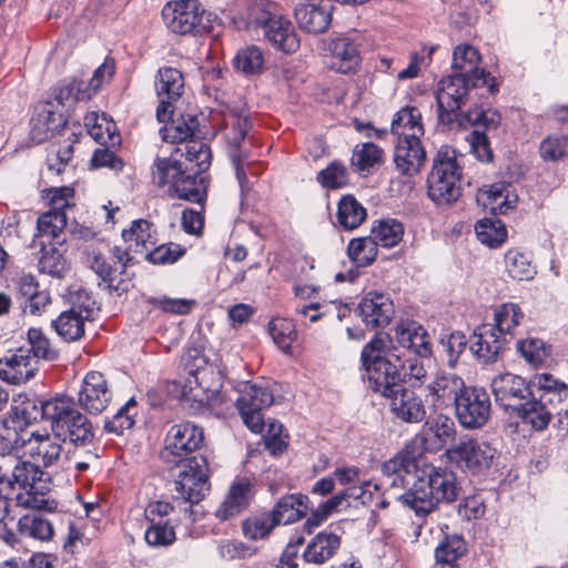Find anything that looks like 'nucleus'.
I'll return each mask as SVG.
<instances>
[{"instance_id":"5","label":"nucleus","mask_w":568,"mask_h":568,"mask_svg":"<svg viewBox=\"0 0 568 568\" xmlns=\"http://www.w3.org/2000/svg\"><path fill=\"white\" fill-rule=\"evenodd\" d=\"M462 168L457 154L448 145L440 146L427 178V194L437 205L454 203L462 194Z\"/></svg>"},{"instance_id":"53","label":"nucleus","mask_w":568,"mask_h":568,"mask_svg":"<svg viewBox=\"0 0 568 568\" xmlns=\"http://www.w3.org/2000/svg\"><path fill=\"white\" fill-rule=\"evenodd\" d=\"M154 233L153 225L146 220L134 221L129 230L122 232V237L125 242L130 243V248L135 245V250L141 246L149 250L150 246L154 245Z\"/></svg>"},{"instance_id":"7","label":"nucleus","mask_w":568,"mask_h":568,"mask_svg":"<svg viewBox=\"0 0 568 568\" xmlns=\"http://www.w3.org/2000/svg\"><path fill=\"white\" fill-rule=\"evenodd\" d=\"M223 121L227 130L226 139L230 145V156L235 168L241 191L245 193L251 189L247 175L256 174L253 171V164L245 162L247 153L241 150V143L250 129L248 113L244 109H231L224 114Z\"/></svg>"},{"instance_id":"11","label":"nucleus","mask_w":568,"mask_h":568,"mask_svg":"<svg viewBox=\"0 0 568 568\" xmlns=\"http://www.w3.org/2000/svg\"><path fill=\"white\" fill-rule=\"evenodd\" d=\"M426 460L418 456L415 444L406 445L382 465L385 485L389 490L404 489L419 477Z\"/></svg>"},{"instance_id":"15","label":"nucleus","mask_w":568,"mask_h":568,"mask_svg":"<svg viewBox=\"0 0 568 568\" xmlns=\"http://www.w3.org/2000/svg\"><path fill=\"white\" fill-rule=\"evenodd\" d=\"M470 88L468 79L456 74L444 77L437 83L436 101L442 122L452 123L456 120L457 111L465 103Z\"/></svg>"},{"instance_id":"25","label":"nucleus","mask_w":568,"mask_h":568,"mask_svg":"<svg viewBox=\"0 0 568 568\" xmlns=\"http://www.w3.org/2000/svg\"><path fill=\"white\" fill-rule=\"evenodd\" d=\"M333 4L328 0L300 3L294 11L298 26L310 33L324 32L332 19Z\"/></svg>"},{"instance_id":"38","label":"nucleus","mask_w":568,"mask_h":568,"mask_svg":"<svg viewBox=\"0 0 568 568\" xmlns=\"http://www.w3.org/2000/svg\"><path fill=\"white\" fill-rule=\"evenodd\" d=\"M84 125L91 138L101 145L114 146L120 143L115 124L105 114L88 113L84 116Z\"/></svg>"},{"instance_id":"1","label":"nucleus","mask_w":568,"mask_h":568,"mask_svg":"<svg viewBox=\"0 0 568 568\" xmlns=\"http://www.w3.org/2000/svg\"><path fill=\"white\" fill-rule=\"evenodd\" d=\"M362 362L369 387L389 398L392 412L406 423H420L426 416L425 405L416 393L404 388L402 369L404 362L394 349L384 351L379 336L372 339L362 351Z\"/></svg>"},{"instance_id":"9","label":"nucleus","mask_w":568,"mask_h":568,"mask_svg":"<svg viewBox=\"0 0 568 568\" xmlns=\"http://www.w3.org/2000/svg\"><path fill=\"white\" fill-rule=\"evenodd\" d=\"M446 455L462 470L480 474L493 466L497 450L489 443L466 435L448 448Z\"/></svg>"},{"instance_id":"37","label":"nucleus","mask_w":568,"mask_h":568,"mask_svg":"<svg viewBox=\"0 0 568 568\" xmlns=\"http://www.w3.org/2000/svg\"><path fill=\"white\" fill-rule=\"evenodd\" d=\"M341 539L336 534L318 532L307 545L303 556L307 562L321 565L334 556L339 548Z\"/></svg>"},{"instance_id":"28","label":"nucleus","mask_w":568,"mask_h":568,"mask_svg":"<svg viewBox=\"0 0 568 568\" xmlns=\"http://www.w3.org/2000/svg\"><path fill=\"white\" fill-rule=\"evenodd\" d=\"M22 447L38 466L43 467L55 465L62 454V445L53 434L32 433L29 438L22 439Z\"/></svg>"},{"instance_id":"26","label":"nucleus","mask_w":568,"mask_h":568,"mask_svg":"<svg viewBox=\"0 0 568 568\" xmlns=\"http://www.w3.org/2000/svg\"><path fill=\"white\" fill-rule=\"evenodd\" d=\"M62 124V114L57 110L53 102H39L34 106L30 121V136L36 143H42L50 139Z\"/></svg>"},{"instance_id":"55","label":"nucleus","mask_w":568,"mask_h":568,"mask_svg":"<svg viewBox=\"0 0 568 568\" xmlns=\"http://www.w3.org/2000/svg\"><path fill=\"white\" fill-rule=\"evenodd\" d=\"M568 153V136L552 133L541 140L539 155L546 162H558Z\"/></svg>"},{"instance_id":"43","label":"nucleus","mask_w":568,"mask_h":568,"mask_svg":"<svg viewBox=\"0 0 568 568\" xmlns=\"http://www.w3.org/2000/svg\"><path fill=\"white\" fill-rule=\"evenodd\" d=\"M475 232L478 241L488 247L495 248L505 243L507 230L498 219H481L475 224Z\"/></svg>"},{"instance_id":"4","label":"nucleus","mask_w":568,"mask_h":568,"mask_svg":"<svg viewBox=\"0 0 568 568\" xmlns=\"http://www.w3.org/2000/svg\"><path fill=\"white\" fill-rule=\"evenodd\" d=\"M152 182L159 187L169 186L172 197L203 203L207 184L203 176L186 174L181 163L172 158H156L151 169Z\"/></svg>"},{"instance_id":"20","label":"nucleus","mask_w":568,"mask_h":568,"mask_svg":"<svg viewBox=\"0 0 568 568\" xmlns=\"http://www.w3.org/2000/svg\"><path fill=\"white\" fill-rule=\"evenodd\" d=\"M111 398L103 374L97 371L87 373L78 392V404L89 414L97 415L108 407Z\"/></svg>"},{"instance_id":"52","label":"nucleus","mask_w":568,"mask_h":568,"mask_svg":"<svg viewBox=\"0 0 568 568\" xmlns=\"http://www.w3.org/2000/svg\"><path fill=\"white\" fill-rule=\"evenodd\" d=\"M263 52L256 45L245 47L234 57V68L236 71L246 75L260 73L263 69Z\"/></svg>"},{"instance_id":"16","label":"nucleus","mask_w":568,"mask_h":568,"mask_svg":"<svg viewBox=\"0 0 568 568\" xmlns=\"http://www.w3.org/2000/svg\"><path fill=\"white\" fill-rule=\"evenodd\" d=\"M481 55L478 50L468 44L460 43L453 51V74L466 78L473 88L488 85L489 91H496L495 84L489 83V74L481 68Z\"/></svg>"},{"instance_id":"12","label":"nucleus","mask_w":568,"mask_h":568,"mask_svg":"<svg viewBox=\"0 0 568 568\" xmlns=\"http://www.w3.org/2000/svg\"><path fill=\"white\" fill-rule=\"evenodd\" d=\"M459 425L465 429L483 428L490 418L491 403L486 389L468 386L454 405Z\"/></svg>"},{"instance_id":"50","label":"nucleus","mask_w":568,"mask_h":568,"mask_svg":"<svg viewBox=\"0 0 568 568\" xmlns=\"http://www.w3.org/2000/svg\"><path fill=\"white\" fill-rule=\"evenodd\" d=\"M11 473L12 483L16 486L17 491L41 484V477L43 473L39 469V466L33 462L21 460L18 457Z\"/></svg>"},{"instance_id":"54","label":"nucleus","mask_w":568,"mask_h":568,"mask_svg":"<svg viewBox=\"0 0 568 568\" xmlns=\"http://www.w3.org/2000/svg\"><path fill=\"white\" fill-rule=\"evenodd\" d=\"M44 488V485L38 484L17 491L14 496L17 505L23 508L52 510L53 501L45 497Z\"/></svg>"},{"instance_id":"31","label":"nucleus","mask_w":568,"mask_h":568,"mask_svg":"<svg viewBox=\"0 0 568 568\" xmlns=\"http://www.w3.org/2000/svg\"><path fill=\"white\" fill-rule=\"evenodd\" d=\"M37 364L30 349L20 347L1 364L0 378L13 385L26 383L34 376Z\"/></svg>"},{"instance_id":"35","label":"nucleus","mask_w":568,"mask_h":568,"mask_svg":"<svg viewBox=\"0 0 568 568\" xmlns=\"http://www.w3.org/2000/svg\"><path fill=\"white\" fill-rule=\"evenodd\" d=\"M515 409L524 423L536 430H542L551 419L554 406L545 400V396H539L538 399L521 402Z\"/></svg>"},{"instance_id":"22","label":"nucleus","mask_w":568,"mask_h":568,"mask_svg":"<svg viewBox=\"0 0 568 568\" xmlns=\"http://www.w3.org/2000/svg\"><path fill=\"white\" fill-rule=\"evenodd\" d=\"M495 400L505 408H516L531 394L526 381L515 374L504 373L495 376L490 383Z\"/></svg>"},{"instance_id":"18","label":"nucleus","mask_w":568,"mask_h":568,"mask_svg":"<svg viewBox=\"0 0 568 568\" xmlns=\"http://www.w3.org/2000/svg\"><path fill=\"white\" fill-rule=\"evenodd\" d=\"M392 344L388 348L396 347L397 353H413L418 356H428L432 353L430 337L426 329L414 321L398 323L389 337Z\"/></svg>"},{"instance_id":"63","label":"nucleus","mask_w":568,"mask_h":568,"mask_svg":"<svg viewBox=\"0 0 568 568\" xmlns=\"http://www.w3.org/2000/svg\"><path fill=\"white\" fill-rule=\"evenodd\" d=\"M517 349L526 362L534 366L540 365L547 356L545 343L538 338L519 341L517 343Z\"/></svg>"},{"instance_id":"21","label":"nucleus","mask_w":568,"mask_h":568,"mask_svg":"<svg viewBox=\"0 0 568 568\" xmlns=\"http://www.w3.org/2000/svg\"><path fill=\"white\" fill-rule=\"evenodd\" d=\"M203 430L192 423L173 425L166 434L163 455L168 458L189 455L203 444Z\"/></svg>"},{"instance_id":"57","label":"nucleus","mask_w":568,"mask_h":568,"mask_svg":"<svg viewBox=\"0 0 568 568\" xmlns=\"http://www.w3.org/2000/svg\"><path fill=\"white\" fill-rule=\"evenodd\" d=\"M383 155V150L374 143L357 144L353 151L352 165L358 171H364L379 164Z\"/></svg>"},{"instance_id":"51","label":"nucleus","mask_w":568,"mask_h":568,"mask_svg":"<svg viewBox=\"0 0 568 568\" xmlns=\"http://www.w3.org/2000/svg\"><path fill=\"white\" fill-rule=\"evenodd\" d=\"M272 339L284 353H290L293 343L297 338L295 325L287 318H274L268 324Z\"/></svg>"},{"instance_id":"58","label":"nucleus","mask_w":568,"mask_h":568,"mask_svg":"<svg viewBox=\"0 0 568 568\" xmlns=\"http://www.w3.org/2000/svg\"><path fill=\"white\" fill-rule=\"evenodd\" d=\"M277 526L272 514H260L245 519L242 524L243 534L251 540L263 539Z\"/></svg>"},{"instance_id":"30","label":"nucleus","mask_w":568,"mask_h":568,"mask_svg":"<svg viewBox=\"0 0 568 568\" xmlns=\"http://www.w3.org/2000/svg\"><path fill=\"white\" fill-rule=\"evenodd\" d=\"M262 28L264 37L274 48L285 53H293L300 48V40L290 20L270 16Z\"/></svg>"},{"instance_id":"23","label":"nucleus","mask_w":568,"mask_h":568,"mask_svg":"<svg viewBox=\"0 0 568 568\" xmlns=\"http://www.w3.org/2000/svg\"><path fill=\"white\" fill-rule=\"evenodd\" d=\"M357 313L367 328H383L394 315V304L385 294L369 292L358 304Z\"/></svg>"},{"instance_id":"2","label":"nucleus","mask_w":568,"mask_h":568,"mask_svg":"<svg viewBox=\"0 0 568 568\" xmlns=\"http://www.w3.org/2000/svg\"><path fill=\"white\" fill-rule=\"evenodd\" d=\"M458 496L456 475L446 468L435 467L426 462L419 477L403 494L393 497L416 515L432 513L440 501L452 503Z\"/></svg>"},{"instance_id":"13","label":"nucleus","mask_w":568,"mask_h":568,"mask_svg":"<svg viewBox=\"0 0 568 568\" xmlns=\"http://www.w3.org/2000/svg\"><path fill=\"white\" fill-rule=\"evenodd\" d=\"M175 480V490L181 498L196 504L209 491L207 462L203 456L185 459Z\"/></svg>"},{"instance_id":"46","label":"nucleus","mask_w":568,"mask_h":568,"mask_svg":"<svg viewBox=\"0 0 568 568\" xmlns=\"http://www.w3.org/2000/svg\"><path fill=\"white\" fill-rule=\"evenodd\" d=\"M366 219V210L353 196H344L338 203L337 221L345 230L358 227Z\"/></svg>"},{"instance_id":"59","label":"nucleus","mask_w":568,"mask_h":568,"mask_svg":"<svg viewBox=\"0 0 568 568\" xmlns=\"http://www.w3.org/2000/svg\"><path fill=\"white\" fill-rule=\"evenodd\" d=\"M28 342L30 344V355L34 359H44L52 362L58 358V351L53 348L50 341L41 329L30 328L28 331Z\"/></svg>"},{"instance_id":"44","label":"nucleus","mask_w":568,"mask_h":568,"mask_svg":"<svg viewBox=\"0 0 568 568\" xmlns=\"http://www.w3.org/2000/svg\"><path fill=\"white\" fill-rule=\"evenodd\" d=\"M404 226L394 219H385L378 221L373 227L371 236L376 246L394 247L403 239Z\"/></svg>"},{"instance_id":"29","label":"nucleus","mask_w":568,"mask_h":568,"mask_svg":"<svg viewBox=\"0 0 568 568\" xmlns=\"http://www.w3.org/2000/svg\"><path fill=\"white\" fill-rule=\"evenodd\" d=\"M476 200L494 214H506L516 206L518 195L509 183L498 182L479 189Z\"/></svg>"},{"instance_id":"3","label":"nucleus","mask_w":568,"mask_h":568,"mask_svg":"<svg viewBox=\"0 0 568 568\" xmlns=\"http://www.w3.org/2000/svg\"><path fill=\"white\" fill-rule=\"evenodd\" d=\"M40 410L41 418L50 424L53 436L59 440L75 447H85L93 443L92 423L79 410L72 397H50L40 404Z\"/></svg>"},{"instance_id":"48","label":"nucleus","mask_w":568,"mask_h":568,"mask_svg":"<svg viewBox=\"0 0 568 568\" xmlns=\"http://www.w3.org/2000/svg\"><path fill=\"white\" fill-rule=\"evenodd\" d=\"M531 385L542 392L539 396H545V400L551 406L568 397V386L549 374L535 375Z\"/></svg>"},{"instance_id":"14","label":"nucleus","mask_w":568,"mask_h":568,"mask_svg":"<svg viewBox=\"0 0 568 568\" xmlns=\"http://www.w3.org/2000/svg\"><path fill=\"white\" fill-rule=\"evenodd\" d=\"M204 13L197 0L169 1L162 9L165 26L178 34L199 32Z\"/></svg>"},{"instance_id":"17","label":"nucleus","mask_w":568,"mask_h":568,"mask_svg":"<svg viewBox=\"0 0 568 568\" xmlns=\"http://www.w3.org/2000/svg\"><path fill=\"white\" fill-rule=\"evenodd\" d=\"M155 90L159 98L156 118L165 122L173 113V103L184 92V78L181 71L175 68H162L155 77Z\"/></svg>"},{"instance_id":"32","label":"nucleus","mask_w":568,"mask_h":568,"mask_svg":"<svg viewBox=\"0 0 568 568\" xmlns=\"http://www.w3.org/2000/svg\"><path fill=\"white\" fill-rule=\"evenodd\" d=\"M253 496V486L250 479H235L230 486L224 500L216 509L215 516L220 520H227L237 516L248 507Z\"/></svg>"},{"instance_id":"27","label":"nucleus","mask_w":568,"mask_h":568,"mask_svg":"<svg viewBox=\"0 0 568 568\" xmlns=\"http://www.w3.org/2000/svg\"><path fill=\"white\" fill-rule=\"evenodd\" d=\"M425 160L426 151L420 140L397 139L393 161L400 174L414 176L422 170Z\"/></svg>"},{"instance_id":"8","label":"nucleus","mask_w":568,"mask_h":568,"mask_svg":"<svg viewBox=\"0 0 568 568\" xmlns=\"http://www.w3.org/2000/svg\"><path fill=\"white\" fill-rule=\"evenodd\" d=\"M44 192L51 207L38 217L36 237L61 244L64 241L61 237L67 226L65 209L73 205L74 191L69 186H61Z\"/></svg>"},{"instance_id":"41","label":"nucleus","mask_w":568,"mask_h":568,"mask_svg":"<svg viewBox=\"0 0 568 568\" xmlns=\"http://www.w3.org/2000/svg\"><path fill=\"white\" fill-rule=\"evenodd\" d=\"M466 550V542L462 536H446L435 549L437 562L434 568L453 567L452 565L465 555Z\"/></svg>"},{"instance_id":"36","label":"nucleus","mask_w":568,"mask_h":568,"mask_svg":"<svg viewBox=\"0 0 568 568\" xmlns=\"http://www.w3.org/2000/svg\"><path fill=\"white\" fill-rule=\"evenodd\" d=\"M308 498L302 494L283 496L274 506L271 514L277 525H288L301 519L307 510Z\"/></svg>"},{"instance_id":"45","label":"nucleus","mask_w":568,"mask_h":568,"mask_svg":"<svg viewBox=\"0 0 568 568\" xmlns=\"http://www.w3.org/2000/svg\"><path fill=\"white\" fill-rule=\"evenodd\" d=\"M17 527L21 535L41 541L50 540L53 536L52 524L41 515H24L18 520Z\"/></svg>"},{"instance_id":"40","label":"nucleus","mask_w":568,"mask_h":568,"mask_svg":"<svg viewBox=\"0 0 568 568\" xmlns=\"http://www.w3.org/2000/svg\"><path fill=\"white\" fill-rule=\"evenodd\" d=\"M523 318L524 314L517 304L505 303L496 307L494 323L490 324L506 339L510 341L514 336V329L520 324Z\"/></svg>"},{"instance_id":"19","label":"nucleus","mask_w":568,"mask_h":568,"mask_svg":"<svg viewBox=\"0 0 568 568\" xmlns=\"http://www.w3.org/2000/svg\"><path fill=\"white\" fill-rule=\"evenodd\" d=\"M467 387L459 375L443 372L427 384L425 397L435 409H443L454 406Z\"/></svg>"},{"instance_id":"33","label":"nucleus","mask_w":568,"mask_h":568,"mask_svg":"<svg viewBox=\"0 0 568 568\" xmlns=\"http://www.w3.org/2000/svg\"><path fill=\"white\" fill-rule=\"evenodd\" d=\"M329 67L341 73L354 72L361 62L357 45L346 37H336L328 44Z\"/></svg>"},{"instance_id":"49","label":"nucleus","mask_w":568,"mask_h":568,"mask_svg":"<svg viewBox=\"0 0 568 568\" xmlns=\"http://www.w3.org/2000/svg\"><path fill=\"white\" fill-rule=\"evenodd\" d=\"M87 320L82 318L74 311H63L52 325L62 338L65 341H77L84 333V323Z\"/></svg>"},{"instance_id":"24","label":"nucleus","mask_w":568,"mask_h":568,"mask_svg":"<svg viewBox=\"0 0 568 568\" xmlns=\"http://www.w3.org/2000/svg\"><path fill=\"white\" fill-rule=\"evenodd\" d=\"M509 341L489 323L479 325L470 337V349L484 364L494 363Z\"/></svg>"},{"instance_id":"10","label":"nucleus","mask_w":568,"mask_h":568,"mask_svg":"<svg viewBox=\"0 0 568 568\" xmlns=\"http://www.w3.org/2000/svg\"><path fill=\"white\" fill-rule=\"evenodd\" d=\"M274 402V395L268 386L262 383L243 382L239 385L236 406L246 427L253 433L264 428L262 410Z\"/></svg>"},{"instance_id":"61","label":"nucleus","mask_w":568,"mask_h":568,"mask_svg":"<svg viewBox=\"0 0 568 568\" xmlns=\"http://www.w3.org/2000/svg\"><path fill=\"white\" fill-rule=\"evenodd\" d=\"M20 436L17 427L10 426L8 420L0 422V455L19 456Z\"/></svg>"},{"instance_id":"64","label":"nucleus","mask_w":568,"mask_h":568,"mask_svg":"<svg viewBox=\"0 0 568 568\" xmlns=\"http://www.w3.org/2000/svg\"><path fill=\"white\" fill-rule=\"evenodd\" d=\"M426 424L429 426V430L433 433L440 446H445L456 436L455 423L446 415H438L435 419L427 422Z\"/></svg>"},{"instance_id":"56","label":"nucleus","mask_w":568,"mask_h":568,"mask_svg":"<svg viewBox=\"0 0 568 568\" xmlns=\"http://www.w3.org/2000/svg\"><path fill=\"white\" fill-rule=\"evenodd\" d=\"M349 258L357 266H366L375 261L377 256V246L372 236L354 239L347 247Z\"/></svg>"},{"instance_id":"6","label":"nucleus","mask_w":568,"mask_h":568,"mask_svg":"<svg viewBox=\"0 0 568 568\" xmlns=\"http://www.w3.org/2000/svg\"><path fill=\"white\" fill-rule=\"evenodd\" d=\"M181 361L189 374L182 388L183 399L197 403L199 406L209 405L216 394L217 385L211 382L215 377L214 368L196 347L187 348Z\"/></svg>"},{"instance_id":"39","label":"nucleus","mask_w":568,"mask_h":568,"mask_svg":"<svg viewBox=\"0 0 568 568\" xmlns=\"http://www.w3.org/2000/svg\"><path fill=\"white\" fill-rule=\"evenodd\" d=\"M505 270L511 278L517 281H529L536 274L530 253L518 248H510L506 252Z\"/></svg>"},{"instance_id":"62","label":"nucleus","mask_w":568,"mask_h":568,"mask_svg":"<svg viewBox=\"0 0 568 568\" xmlns=\"http://www.w3.org/2000/svg\"><path fill=\"white\" fill-rule=\"evenodd\" d=\"M144 538L150 546L164 547L175 540V531L168 523L150 524Z\"/></svg>"},{"instance_id":"60","label":"nucleus","mask_w":568,"mask_h":568,"mask_svg":"<svg viewBox=\"0 0 568 568\" xmlns=\"http://www.w3.org/2000/svg\"><path fill=\"white\" fill-rule=\"evenodd\" d=\"M183 154L190 163L195 164L200 172L210 166L211 151L209 145L201 140L190 139L184 146Z\"/></svg>"},{"instance_id":"47","label":"nucleus","mask_w":568,"mask_h":568,"mask_svg":"<svg viewBox=\"0 0 568 568\" xmlns=\"http://www.w3.org/2000/svg\"><path fill=\"white\" fill-rule=\"evenodd\" d=\"M196 125L197 120L195 116H182L165 124L163 129H161L160 133L165 142L183 143L187 142L189 139L193 136Z\"/></svg>"},{"instance_id":"42","label":"nucleus","mask_w":568,"mask_h":568,"mask_svg":"<svg viewBox=\"0 0 568 568\" xmlns=\"http://www.w3.org/2000/svg\"><path fill=\"white\" fill-rule=\"evenodd\" d=\"M41 245L42 254L38 262L39 271L52 277H64L70 271V265L61 251L54 245L44 246L43 242H41Z\"/></svg>"},{"instance_id":"34","label":"nucleus","mask_w":568,"mask_h":568,"mask_svg":"<svg viewBox=\"0 0 568 568\" xmlns=\"http://www.w3.org/2000/svg\"><path fill=\"white\" fill-rule=\"evenodd\" d=\"M390 131L397 139L420 140L425 130L422 112L416 106H404L393 118Z\"/></svg>"}]
</instances>
